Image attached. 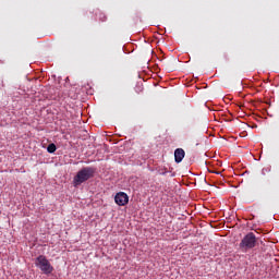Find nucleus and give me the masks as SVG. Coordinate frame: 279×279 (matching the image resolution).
Listing matches in <instances>:
<instances>
[{
    "label": "nucleus",
    "instance_id": "obj_2",
    "mask_svg": "<svg viewBox=\"0 0 279 279\" xmlns=\"http://www.w3.org/2000/svg\"><path fill=\"white\" fill-rule=\"evenodd\" d=\"M35 265L38 267V269H40V271H43V274H46V276L53 272V266H51V263L45 255H39L35 259Z\"/></svg>",
    "mask_w": 279,
    "mask_h": 279
},
{
    "label": "nucleus",
    "instance_id": "obj_1",
    "mask_svg": "<svg viewBox=\"0 0 279 279\" xmlns=\"http://www.w3.org/2000/svg\"><path fill=\"white\" fill-rule=\"evenodd\" d=\"M95 175V169L90 167H85L81 169L73 179L74 186H80V184H84L87 180H90Z\"/></svg>",
    "mask_w": 279,
    "mask_h": 279
},
{
    "label": "nucleus",
    "instance_id": "obj_5",
    "mask_svg": "<svg viewBox=\"0 0 279 279\" xmlns=\"http://www.w3.org/2000/svg\"><path fill=\"white\" fill-rule=\"evenodd\" d=\"M184 156H186V153L182 148H177L174 150V160L175 162L180 163L182 160H184Z\"/></svg>",
    "mask_w": 279,
    "mask_h": 279
},
{
    "label": "nucleus",
    "instance_id": "obj_7",
    "mask_svg": "<svg viewBox=\"0 0 279 279\" xmlns=\"http://www.w3.org/2000/svg\"><path fill=\"white\" fill-rule=\"evenodd\" d=\"M265 171H266V169H263V170H262V173H264V174H265Z\"/></svg>",
    "mask_w": 279,
    "mask_h": 279
},
{
    "label": "nucleus",
    "instance_id": "obj_4",
    "mask_svg": "<svg viewBox=\"0 0 279 279\" xmlns=\"http://www.w3.org/2000/svg\"><path fill=\"white\" fill-rule=\"evenodd\" d=\"M114 202L118 206H125L130 202V197L124 192H119L114 197Z\"/></svg>",
    "mask_w": 279,
    "mask_h": 279
},
{
    "label": "nucleus",
    "instance_id": "obj_6",
    "mask_svg": "<svg viewBox=\"0 0 279 279\" xmlns=\"http://www.w3.org/2000/svg\"><path fill=\"white\" fill-rule=\"evenodd\" d=\"M56 144H49L48 147H47V151L48 154H56Z\"/></svg>",
    "mask_w": 279,
    "mask_h": 279
},
{
    "label": "nucleus",
    "instance_id": "obj_3",
    "mask_svg": "<svg viewBox=\"0 0 279 279\" xmlns=\"http://www.w3.org/2000/svg\"><path fill=\"white\" fill-rule=\"evenodd\" d=\"M256 247V235L253 232L247 233L240 242V250L247 252Z\"/></svg>",
    "mask_w": 279,
    "mask_h": 279
}]
</instances>
